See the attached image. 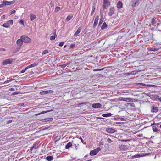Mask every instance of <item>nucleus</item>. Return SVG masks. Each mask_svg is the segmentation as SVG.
Segmentation results:
<instances>
[{"label": "nucleus", "mask_w": 161, "mask_h": 161, "mask_svg": "<svg viewBox=\"0 0 161 161\" xmlns=\"http://www.w3.org/2000/svg\"><path fill=\"white\" fill-rule=\"evenodd\" d=\"M133 3L132 4V7H134L136 6L139 5V0H133Z\"/></svg>", "instance_id": "6e6552de"}, {"label": "nucleus", "mask_w": 161, "mask_h": 161, "mask_svg": "<svg viewBox=\"0 0 161 161\" xmlns=\"http://www.w3.org/2000/svg\"><path fill=\"white\" fill-rule=\"evenodd\" d=\"M122 3L120 1H119L117 3V7L120 8L122 7Z\"/></svg>", "instance_id": "b1692460"}, {"label": "nucleus", "mask_w": 161, "mask_h": 161, "mask_svg": "<svg viewBox=\"0 0 161 161\" xmlns=\"http://www.w3.org/2000/svg\"><path fill=\"white\" fill-rule=\"evenodd\" d=\"M103 10L101 9L100 10L101 14L102 12H103V11L106 9V7H108L110 5L109 0L103 1Z\"/></svg>", "instance_id": "f257e3e1"}, {"label": "nucleus", "mask_w": 161, "mask_h": 161, "mask_svg": "<svg viewBox=\"0 0 161 161\" xmlns=\"http://www.w3.org/2000/svg\"><path fill=\"white\" fill-rule=\"evenodd\" d=\"M70 63V62H69V63H68L65 64L66 65V66L68 65Z\"/></svg>", "instance_id": "69168bd1"}, {"label": "nucleus", "mask_w": 161, "mask_h": 161, "mask_svg": "<svg viewBox=\"0 0 161 161\" xmlns=\"http://www.w3.org/2000/svg\"><path fill=\"white\" fill-rule=\"evenodd\" d=\"M79 139L81 140V142L82 143H84V141H83V139H82L81 138V137H80V138H79Z\"/></svg>", "instance_id": "bf43d9fd"}, {"label": "nucleus", "mask_w": 161, "mask_h": 161, "mask_svg": "<svg viewBox=\"0 0 161 161\" xmlns=\"http://www.w3.org/2000/svg\"><path fill=\"white\" fill-rule=\"evenodd\" d=\"M153 34H150L149 33L148 34V35L144 36V39L145 40L147 41H149V40L152 39V38L153 37Z\"/></svg>", "instance_id": "423d86ee"}, {"label": "nucleus", "mask_w": 161, "mask_h": 161, "mask_svg": "<svg viewBox=\"0 0 161 161\" xmlns=\"http://www.w3.org/2000/svg\"><path fill=\"white\" fill-rule=\"evenodd\" d=\"M21 39H22L23 42L25 43L29 42L31 41V39L29 37L25 36H21Z\"/></svg>", "instance_id": "7ed1b4c3"}, {"label": "nucleus", "mask_w": 161, "mask_h": 161, "mask_svg": "<svg viewBox=\"0 0 161 161\" xmlns=\"http://www.w3.org/2000/svg\"><path fill=\"white\" fill-rule=\"evenodd\" d=\"M53 158L52 156H48L46 157V159L48 161H51L53 159Z\"/></svg>", "instance_id": "412c9836"}, {"label": "nucleus", "mask_w": 161, "mask_h": 161, "mask_svg": "<svg viewBox=\"0 0 161 161\" xmlns=\"http://www.w3.org/2000/svg\"><path fill=\"white\" fill-rule=\"evenodd\" d=\"M130 141V139L122 140V141H124V142L129 141Z\"/></svg>", "instance_id": "864d4df0"}, {"label": "nucleus", "mask_w": 161, "mask_h": 161, "mask_svg": "<svg viewBox=\"0 0 161 161\" xmlns=\"http://www.w3.org/2000/svg\"><path fill=\"white\" fill-rule=\"evenodd\" d=\"M60 9V7H58V6L56 7L55 9V11L58 12V11Z\"/></svg>", "instance_id": "4c0bfd02"}, {"label": "nucleus", "mask_w": 161, "mask_h": 161, "mask_svg": "<svg viewBox=\"0 0 161 161\" xmlns=\"http://www.w3.org/2000/svg\"><path fill=\"white\" fill-rule=\"evenodd\" d=\"M158 100H159L160 102H161V97H159Z\"/></svg>", "instance_id": "774afa93"}, {"label": "nucleus", "mask_w": 161, "mask_h": 161, "mask_svg": "<svg viewBox=\"0 0 161 161\" xmlns=\"http://www.w3.org/2000/svg\"><path fill=\"white\" fill-rule=\"evenodd\" d=\"M5 50V49L4 48H0V51H4Z\"/></svg>", "instance_id": "5fc2aeb1"}, {"label": "nucleus", "mask_w": 161, "mask_h": 161, "mask_svg": "<svg viewBox=\"0 0 161 161\" xmlns=\"http://www.w3.org/2000/svg\"><path fill=\"white\" fill-rule=\"evenodd\" d=\"M99 16L98 15H97L95 18L93 24V28L95 27L97 24L99 20Z\"/></svg>", "instance_id": "1a4fd4ad"}, {"label": "nucleus", "mask_w": 161, "mask_h": 161, "mask_svg": "<svg viewBox=\"0 0 161 161\" xmlns=\"http://www.w3.org/2000/svg\"><path fill=\"white\" fill-rule=\"evenodd\" d=\"M144 85L145 86H148V87H153L156 86H155V85H150V84L145 85V84H144Z\"/></svg>", "instance_id": "c85d7f7f"}, {"label": "nucleus", "mask_w": 161, "mask_h": 161, "mask_svg": "<svg viewBox=\"0 0 161 161\" xmlns=\"http://www.w3.org/2000/svg\"><path fill=\"white\" fill-rule=\"evenodd\" d=\"M36 144H34L33 146L32 147V148H34L35 147H36Z\"/></svg>", "instance_id": "338daca9"}, {"label": "nucleus", "mask_w": 161, "mask_h": 161, "mask_svg": "<svg viewBox=\"0 0 161 161\" xmlns=\"http://www.w3.org/2000/svg\"><path fill=\"white\" fill-rule=\"evenodd\" d=\"M138 157V155H135L133 156V158H137Z\"/></svg>", "instance_id": "13d9d810"}, {"label": "nucleus", "mask_w": 161, "mask_h": 161, "mask_svg": "<svg viewBox=\"0 0 161 161\" xmlns=\"http://www.w3.org/2000/svg\"><path fill=\"white\" fill-rule=\"evenodd\" d=\"M15 12V10H13L10 13V15H11L13 14Z\"/></svg>", "instance_id": "3c124183"}, {"label": "nucleus", "mask_w": 161, "mask_h": 161, "mask_svg": "<svg viewBox=\"0 0 161 161\" xmlns=\"http://www.w3.org/2000/svg\"><path fill=\"white\" fill-rule=\"evenodd\" d=\"M50 5L51 7H53L54 6V3L51 1L50 3Z\"/></svg>", "instance_id": "ea45409f"}, {"label": "nucleus", "mask_w": 161, "mask_h": 161, "mask_svg": "<svg viewBox=\"0 0 161 161\" xmlns=\"http://www.w3.org/2000/svg\"><path fill=\"white\" fill-rule=\"evenodd\" d=\"M102 105L99 103H94L92 105V106L95 108H101Z\"/></svg>", "instance_id": "9d476101"}, {"label": "nucleus", "mask_w": 161, "mask_h": 161, "mask_svg": "<svg viewBox=\"0 0 161 161\" xmlns=\"http://www.w3.org/2000/svg\"><path fill=\"white\" fill-rule=\"evenodd\" d=\"M159 48H151L150 49V51H155L158 50Z\"/></svg>", "instance_id": "c756f323"}, {"label": "nucleus", "mask_w": 161, "mask_h": 161, "mask_svg": "<svg viewBox=\"0 0 161 161\" xmlns=\"http://www.w3.org/2000/svg\"><path fill=\"white\" fill-rule=\"evenodd\" d=\"M73 17V16L72 15H68L66 18V21H68L70 20Z\"/></svg>", "instance_id": "bb28decb"}, {"label": "nucleus", "mask_w": 161, "mask_h": 161, "mask_svg": "<svg viewBox=\"0 0 161 161\" xmlns=\"http://www.w3.org/2000/svg\"><path fill=\"white\" fill-rule=\"evenodd\" d=\"M105 68H103L101 69H94L93 71H101L103 70Z\"/></svg>", "instance_id": "e433bc0d"}, {"label": "nucleus", "mask_w": 161, "mask_h": 161, "mask_svg": "<svg viewBox=\"0 0 161 161\" xmlns=\"http://www.w3.org/2000/svg\"><path fill=\"white\" fill-rule=\"evenodd\" d=\"M107 25L106 23L104 22L103 24V25L101 27V29L102 30H104L105 29L106 27H107Z\"/></svg>", "instance_id": "cd10ccee"}, {"label": "nucleus", "mask_w": 161, "mask_h": 161, "mask_svg": "<svg viewBox=\"0 0 161 161\" xmlns=\"http://www.w3.org/2000/svg\"><path fill=\"white\" fill-rule=\"evenodd\" d=\"M19 23L20 24H21L22 25H24V21L23 20H20L19 21Z\"/></svg>", "instance_id": "8fccbe9b"}, {"label": "nucleus", "mask_w": 161, "mask_h": 161, "mask_svg": "<svg viewBox=\"0 0 161 161\" xmlns=\"http://www.w3.org/2000/svg\"><path fill=\"white\" fill-rule=\"evenodd\" d=\"M81 30V27H79L77 31H76L75 33L74 34V36H78Z\"/></svg>", "instance_id": "f8f14e48"}, {"label": "nucleus", "mask_w": 161, "mask_h": 161, "mask_svg": "<svg viewBox=\"0 0 161 161\" xmlns=\"http://www.w3.org/2000/svg\"><path fill=\"white\" fill-rule=\"evenodd\" d=\"M27 67H26L25 69H24V70H22L21 71V73H24L26 71V70L27 69Z\"/></svg>", "instance_id": "a18cd8bd"}, {"label": "nucleus", "mask_w": 161, "mask_h": 161, "mask_svg": "<svg viewBox=\"0 0 161 161\" xmlns=\"http://www.w3.org/2000/svg\"><path fill=\"white\" fill-rule=\"evenodd\" d=\"M59 66L61 68H63V69H64V68L66 66V65L65 64L63 65H61Z\"/></svg>", "instance_id": "a19ab883"}, {"label": "nucleus", "mask_w": 161, "mask_h": 161, "mask_svg": "<svg viewBox=\"0 0 161 161\" xmlns=\"http://www.w3.org/2000/svg\"><path fill=\"white\" fill-rule=\"evenodd\" d=\"M53 91L51 90H49L47 91H43L42 92H41L39 93V94L41 95H44L47 93L51 94L53 93Z\"/></svg>", "instance_id": "0eeeda50"}, {"label": "nucleus", "mask_w": 161, "mask_h": 161, "mask_svg": "<svg viewBox=\"0 0 161 161\" xmlns=\"http://www.w3.org/2000/svg\"><path fill=\"white\" fill-rule=\"evenodd\" d=\"M48 52H49L47 50H45L42 53V55H44L46 54H47L48 53Z\"/></svg>", "instance_id": "2f4dec72"}, {"label": "nucleus", "mask_w": 161, "mask_h": 161, "mask_svg": "<svg viewBox=\"0 0 161 161\" xmlns=\"http://www.w3.org/2000/svg\"><path fill=\"white\" fill-rule=\"evenodd\" d=\"M45 121H52L53 120V118H48L47 119H44Z\"/></svg>", "instance_id": "72a5a7b5"}, {"label": "nucleus", "mask_w": 161, "mask_h": 161, "mask_svg": "<svg viewBox=\"0 0 161 161\" xmlns=\"http://www.w3.org/2000/svg\"><path fill=\"white\" fill-rule=\"evenodd\" d=\"M158 111V107H152L151 112H157Z\"/></svg>", "instance_id": "2eb2a0df"}, {"label": "nucleus", "mask_w": 161, "mask_h": 161, "mask_svg": "<svg viewBox=\"0 0 161 161\" xmlns=\"http://www.w3.org/2000/svg\"><path fill=\"white\" fill-rule=\"evenodd\" d=\"M107 142H108V143H110L113 142V141L110 138H108L107 139Z\"/></svg>", "instance_id": "58836bf2"}, {"label": "nucleus", "mask_w": 161, "mask_h": 161, "mask_svg": "<svg viewBox=\"0 0 161 161\" xmlns=\"http://www.w3.org/2000/svg\"><path fill=\"white\" fill-rule=\"evenodd\" d=\"M153 130L154 132H157L158 131V129L157 128L156 126H153L152 127Z\"/></svg>", "instance_id": "393cba45"}, {"label": "nucleus", "mask_w": 161, "mask_h": 161, "mask_svg": "<svg viewBox=\"0 0 161 161\" xmlns=\"http://www.w3.org/2000/svg\"><path fill=\"white\" fill-rule=\"evenodd\" d=\"M5 17V15H3L2 16H1V18L2 19H3V18H4Z\"/></svg>", "instance_id": "052dcab7"}, {"label": "nucleus", "mask_w": 161, "mask_h": 161, "mask_svg": "<svg viewBox=\"0 0 161 161\" xmlns=\"http://www.w3.org/2000/svg\"><path fill=\"white\" fill-rule=\"evenodd\" d=\"M30 20L31 21L34 20L36 18L35 15L32 13L30 14Z\"/></svg>", "instance_id": "dca6fc26"}, {"label": "nucleus", "mask_w": 161, "mask_h": 161, "mask_svg": "<svg viewBox=\"0 0 161 161\" xmlns=\"http://www.w3.org/2000/svg\"><path fill=\"white\" fill-rule=\"evenodd\" d=\"M75 46V45L74 44H72L70 45V47L71 48H73V47H74Z\"/></svg>", "instance_id": "4d7b16f0"}, {"label": "nucleus", "mask_w": 161, "mask_h": 161, "mask_svg": "<svg viewBox=\"0 0 161 161\" xmlns=\"http://www.w3.org/2000/svg\"><path fill=\"white\" fill-rule=\"evenodd\" d=\"M154 97L155 100L158 99V100L159 97L157 95H154Z\"/></svg>", "instance_id": "f704fd0d"}, {"label": "nucleus", "mask_w": 161, "mask_h": 161, "mask_svg": "<svg viewBox=\"0 0 161 161\" xmlns=\"http://www.w3.org/2000/svg\"><path fill=\"white\" fill-rule=\"evenodd\" d=\"M24 105V103H20L17 104L18 105L20 106H23Z\"/></svg>", "instance_id": "de8ad7c7"}, {"label": "nucleus", "mask_w": 161, "mask_h": 161, "mask_svg": "<svg viewBox=\"0 0 161 161\" xmlns=\"http://www.w3.org/2000/svg\"><path fill=\"white\" fill-rule=\"evenodd\" d=\"M97 153L95 149L91 151L90 153V154L91 156H94L96 155Z\"/></svg>", "instance_id": "f3484780"}, {"label": "nucleus", "mask_w": 161, "mask_h": 161, "mask_svg": "<svg viewBox=\"0 0 161 161\" xmlns=\"http://www.w3.org/2000/svg\"><path fill=\"white\" fill-rule=\"evenodd\" d=\"M64 42H60L59 44V45L60 47L62 46L64 44Z\"/></svg>", "instance_id": "49530a36"}, {"label": "nucleus", "mask_w": 161, "mask_h": 161, "mask_svg": "<svg viewBox=\"0 0 161 161\" xmlns=\"http://www.w3.org/2000/svg\"><path fill=\"white\" fill-rule=\"evenodd\" d=\"M19 92H13L12 94L13 95H16L18 94L19 93Z\"/></svg>", "instance_id": "09e8293b"}, {"label": "nucleus", "mask_w": 161, "mask_h": 161, "mask_svg": "<svg viewBox=\"0 0 161 161\" xmlns=\"http://www.w3.org/2000/svg\"><path fill=\"white\" fill-rule=\"evenodd\" d=\"M21 39H18L16 42L17 45L20 46H21L23 44V41Z\"/></svg>", "instance_id": "ddd939ff"}, {"label": "nucleus", "mask_w": 161, "mask_h": 161, "mask_svg": "<svg viewBox=\"0 0 161 161\" xmlns=\"http://www.w3.org/2000/svg\"><path fill=\"white\" fill-rule=\"evenodd\" d=\"M141 71V70H139V71H132L131 72V74H132V75H135V74H136L137 73L139 72H140Z\"/></svg>", "instance_id": "7c9ffc66"}, {"label": "nucleus", "mask_w": 161, "mask_h": 161, "mask_svg": "<svg viewBox=\"0 0 161 161\" xmlns=\"http://www.w3.org/2000/svg\"><path fill=\"white\" fill-rule=\"evenodd\" d=\"M121 100L123 101L130 102L132 101L131 98H122Z\"/></svg>", "instance_id": "4468645a"}, {"label": "nucleus", "mask_w": 161, "mask_h": 161, "mask_svg": "<svg viewBox=\"0 0 161 161\" xmlns=\"http://www.w3.org/2000/svg\"><path fill=\"white\" fill-rule=\"evenodd\" d=\"M106 131L108 133L112 134L115 132L116 130L114 129L108 127L106 128Z\"/></svg>", "instance_id": "39448f33"}, {"label": "nucleus", "mask_w": 161, "mask_h": 161, "mask_svg": "<svg viewBox=\"0 0 161 161\" xmlns=\"http://www.w3.org/2000/svg\"><path fill=\"white\" fill-rule=\"evenodd\" d=\"M14 80V79H10V80H7L6 81H5V82H4V84H6V83H9L12 80Z\"/></svg>", "instance_id": "473e14b6"}, {"label": "nucleus", "mask_w": 161, "mask_h": 161, "mask_svg": "<svg viewBox=\"0 0 161 161\" xmlns=\"http://www.w3.org/2000/svg\"><path fill=\"white\" fill-rule=\"evenodd\" d=\"M13 24L12 20H10L7 22L6 23H4L2 26L4 27L8 28L10 27V26L12 25Z\"/></svg>", "instance_id": "f03ea898"}, {"label": "nucleus", "mask_w": 161, "mask_h": 161, "mask_svg": "<svg viewBox=\"0 0 161 161\" xmlns=\"http://www.w3.org/2000/svg\"><path fill=\"white\" fill-rule=\"evenodd\" d=\"M120 119V118H119L118 117H116L114 118V120H117L118 119Z\"/></svg>", "instance_id": "e2e57ef3"}, {"label": "nucleus", "mask_w": 161, "mask_h": 161, "mask_svg": "<svg viewBox=\"0 0 161 161\" xmlns=\"http://www.w3.org/2000/svg\"><path fill=\"white\" fill-rule=\"evenodd\" d=\"M57 140H59L60 138V136H57L56 137Z\"/></svg>", "instance_id": "603ef678"}, {"label": "nucleus", "mask_w": 161, "mask_h": 161, "mask_svg": "<svg viewBox=\"0 0 161 161\" xmlns=\"http://www.w3.org/2000/svg\"><path fill=\"white\" fill-rule=\"evenodd\" d=\"M12 61L13 59H6L2 62V64L3 65H6L10 64L12 63Z\"/></svg>", "instance_id": "20e7f679"}, {"label": "nucleus", "mask_w": 161, "mask_h": 161, "mask_svg": "<svg viewBox=\"0 0 161 161\" xmlns=\"http://www.w3.org/2000/svg\"><path fill=\"white\" fill-rule=\"evenodd\" d=\"M9 90L11 91H14L15 90L13 88H11L10 89H9Z\"/></svg>", "instance_id": "680f3d73"}, {"label": "nucleus", "mask_w": 161, "mask_h": 161, "mask_svg": "<svg viewBox=\"0 0 161 161\" xmlns=\"http://www.w3.org/2000/svg\"><path fill=\"white\" fill-rule=\"evenodd\" d=\"M95 149V150L97 153H98L101 150V148L100 147H98Z\"/></svg>", "instance_id": "37998d69"}, {"label": "nucleus", "mask_w": 161, "mask_h": 161, "mask_svg": "<svg viewBox=\"0 0 161 161\" xmlns=\"http://www.w3.org/2000/svg\"><path fill=\"white\" fill-rule=\"evenodd\" d=\"M156 20L154 19V18H153L152 19L151 23L152 25L154 26H156Z\"/></svg>", "instance_id": "5701e85b"}, {"label": "nucleus", "mask_w": 161, "mask_h": 161, "mask_svg": "<svg viewBox=\"0 0 161 161\" xmlns=\"http://www.w3.org/2000/svg\"><path fill=\"white\" fill-rule=\"evenodd\" d=\"M4 3L5 4H5L6 5H8L13 4L14 3V2L13 1L8 2L6 1H4Z\"/></svg>", "instance_id": "4be33fe9"}, {"label": "nucleus", "mask_w": 161, "mask_h": 161, "mask_svg": "<svg viewBox=\"0 0 161 161\" xmlns=\"http://www.w3.org/2000/svg\"><path fill=\"white\" fill-rule=\"evenodd\" d=\"M45 113V112H44V111H42V112H41V113H39V114H36V115H40V114H43V113Z\"/></svg>", "instance_id": "6e6d98bb"}, {"label": "nucleus", "mask_w": 161, "mask_h": 161, "mask_svg": "<svg viewBox=\"0 0 161 161\" xmlns=\"http://www.w3.org/2000/svg\"><path fill=\"white\" fill-rule=\"evenodd\" d=\"M56 37V36H51L50 39L51 40H53L55 39Z\"/></svg>", "instance_id": "c03bdc74"}, {"label": "nucleus", "mask_w": 161, "mask_h": 161, "mask_svg": "<svg viewBox=\"0 0 161 161\" xmlns=\"http://www.w3.org/2000/svg\"><path fill=\"white\" fill-rule=\"evenodd\" d=\"M37 65H38V64L34 63L33 64H30V65H28V66H27V69H28V68H30L34 67L35 66Z\"/></svg>", "instance_id": "a211bd4d"}, {"label": "nucleus", "mask_w": 161, "mask_h": 161, "mask_svg": "<svg viewBox=\"0 0 161 161\" xmlns=\"http://www.w3.org/2000/svg\"><path fill=\"white\" fill-rule=\"evenodd\" d=\"M103 22V19L102 18H101L100 20V21L99 23V24H98L99 26H100L102 24Z\"/></svg>", "instance_id": "79ce46f5"}, {"label": "nucleus", "mask_w": 161, "mask_h": 161, "mask_svg": "<svg viewBox=\"0 0 161 161\" xmlns=\"http://www.w3.org/2000/svg\"><path fill=\"white\" fill-rule=\"evenodd\" d=\"M114 8L113 7L110 8L109 9V12L108 13L109 16H111L114 13Z\"/></svg>", "instance_id": "9b49d317"}, {"label": "nucleus", "mask_w": 161, "mask_h": 161, "mask_svg": "<svg viewBox=\"0 0 161 161\" xmlns=\"http://www.w3.org/2000/svg\"><path fill=\"white\" fill-rule=\"evenodd\" d=\"M95 4H94L92 7V10L91 12V16H92L93 15V13L95 10Z\"/></svg>", "instance_id": "aec40b11"}, {"label": "nucleus", "mask_w": 161, "mask_h": 161, "mask_svg": "<svg viewBox=\"0 0 161 161\" xmlns=\"http://www.w3.org/2000/svg\"><path fill=\"white\" fill-rule=\"evenodd\" d=\"M75 149L76 150H77L78 148L77 146L75 144Z\"/></svg>", "instance_id": "0e129e2a"}, {"label": "nucleus", "mask_w": 161, "mask_h": 161, "mask_svg": "<svg viewBox=\"0 0 161 161\" xmlns=\"http://www.w3.org/2000/svg\"><path fill=\"white\" fill-rule=\"evenodd\" d=\"M112 114L110 113H108L106 114H103L102 116L104 117H109L112 115Z\"/></svg>", "instance_id": "a878e982"}, {"label": "nucleus", "mask_w": 161, "mask_h": 161, "mask_svg": "<svg viewBox=\"0 0 161 161\" xmlns=\"http://www.w3.org/2000/svg\"><path fill=\"white\" fill-rule=\"evenodd\" d=\"M72 143L70 142H68L65 146V148L68 149L70 148V147L72 146Z\"/></svg>", "instance_id": "6ab92c4d"}, {"label": "nucleus", "mask_w": 161, "mask_h": 161, "mask_svg": "<svg viewBox=\"0 0 161 161\" xmlns=\"http://www.w3.org/2000/svg\"><path fill=\"white\" fill-rule=\"evenodd\" d=\"M5 4H5V3H4V1L3 2V3L0 5V8H3L4 7L6 6Z\"/></svg>", "instance_id": "c9c22d12"}]
</instances>
